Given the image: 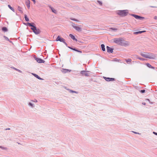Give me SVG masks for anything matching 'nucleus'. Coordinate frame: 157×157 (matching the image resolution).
Instances as JSON below:
<instances>
[{
    "label": "nucleus",
    "mask_w": 157,
    "mask_h": 157,
    "mask_svg": "<svg viewBox=\"0 0 157 157\" xmlns=\"http://www.w3.org/2000/svg\"><path fill=\"white\" fill-rule=\"evenodd\" d=\"M34 75L36 78H38V79H41V78L37 75L34 74Z\"/></svg>",
    "instance_id": "obj_21"
},
{
    "label": "nucleus",
    "mask_w": 157,
    "mask_h": 157,
    "mask_svg": "<svg viewBox=\"0 0 157 157\" xmlns=\"http://www.w3.org/2000/svg\"><path fill=\"white\" fill-rule=\"evenodd\" d=\"M29 105H30V106H31L32 107H33V104L31 103H29Z\"/></svg>",
    "instance_id": "obj_27"
},
{
    "label": "nucleus",
    "mask_w": 157,
    "mask_h": 157,
    "mask_svg": "<svg viewBox=\"0 0 157 157\" xmlns=\"http://www.w3.org/2000/svg\"><path fill=\"white\" fill-rule=\"evenodd\" d=\"M68 47L69 48H70V49H71L72 50H75V51H77V50L76 49H75V48H71V47Z\"/></svg>",
    "instance_id": "obj_25"
},
{
    "label": "nucleus",
    "mask_w": 157,
    "mask_h": 157,
    "mask_svg": "<svg viewBox=\"0 0 157 157\" xmlns=\"http://www.w3.org/2000/svg\"><path fill=\"white\" fill-rule=\"evenodd\" d=\"M2 29L4 32H6L7 31V28L5 27H3L2 28Z\"/></svg>",
    "instance_id": "obj_17"
},
{
    "label": "nucleus",
    "mask_w": 157,
    "mask_h": 157,
    "mask_svg": "<svg viewBox=\"0 0 157 157\" xmlns=\"http://www.w3.org/2000/svg\"><path fill=\"white\" fill-rule=\"evenodd\" d=\"M152 8H156L157 7L156 6H150Z\"/></svg>",
    "instance_id": "obj_35"
},
{
    "label": "nucleus",
    "mask_w": 157,
    "mask_h": 157,
    "mask_svg": "<svg viewBox=\"0 0 157 157\" xmlns=\"http://www.w3.org/2000/svg\"><path fill=\"white\" fill-rule=\"evenodd\" d=\"M140 91L142 93H144L145 92V90H141Z\"/></svg>",
    "instance_id": "obj_26"
},
{
    "label": "nucleus",
    "mask_w": 157,
    "mask_h": 157,
    "mask_svg": "<svg viewBox=\"0 0 157 157\" xmlns=\"http://www.w3.org/2000/svg\"><path fill=\"white\" fill-rule=\"evenodd\" d=\"M101 48L102 50L103 51H104L105 50V45L104 44H102L101 45Z\"/></svg>",
    "instance_id": "obj_16"
},
{
    "label": "nucleus",
    "mask_w": 157,
    "mask_h": 157,
    "mask_svg": "<svg viewBox=\"0 0 157 157\" xmlns=\"http://www.w3.org/2000/svg\"><path fill=\"white\" fill-rule=\"evenodd\" d=\"M134 34H139L138 33V32H135L134 33Z\"/></svg>",
    "instance_id": "obj_34"
},
{
    "label": "nucleus",
    "mask_w": 157,
    "mask_h": 157,
    "mask_svg": "<svg viewBox=\"0 0 157 157\" xmlns=\"http://www.w3.org/2000/svg\"><path fill=\"white\" fill-rule=\"evenodd\" d=\"M143 104H144V105H145V103L144 104V103H143Z\"/></svg>",
    "instance_id": "obj_40"
},
{
    "label": "nucleus",
    "mask_w": 157,
    "mask_h": 157,
    "mask_svg": "<svg viewBox=\"0 0 157 157\" xmlns=\"http://www.w3.org/2000/svg\"><path fill=\"white\" fill-rule=\"evenodd\" d=\"M34 4H35L36 3V1L35 0H32Z\"/></svg>",
    "instance_id": "obj_30"
},
{
    "label": "nucleus",
    "mask_w": 157,
    "mask_h": 157,
    "mask_svg": "<svg viewBox=\"0 0 157 157\" xmlns=\"http://www.w3.org/2000/svg\"><path fill=\"white\" fill-rule=\"evenodd\" d=\"M141 55L145 58L149 59H153L154 56L151 53H149L147 52H144L141 54Z\"/></svg>",
    "instance_id": "obj_2"
},
{
    "label": "nucleus",
    "mask_w": 157,
    "mask_h": 157,
    "mask_svg": "<svg viewBox=\"0 0 157 157\" xmlns=\"http://www.w3.org/2000/svg\"><path fill=\"white\" fill-rule=\"evenodd\" d=\"M72 20H74V21H78L77 20V19H72Z\"/></svg>",
    "instance_id": "obj_28"
},
{
    "label": "nucleus",
    "mask_w": 157,
    "mask_h": 157,
    "mask_svg": "<svg viewBox=\"0 0 157 157\" xmlns=\"http://www.w3.org/2000/svg\"><path fill=\"white\" fill-rule=\"evenodd\" d=\"M34 24L33 23H28L27 24L29 26L32 27L31 29L33 30V32L36 34H39L40 33V31L39 29H36V27L33 26L32 24Z\"/></svg>",
    "instance_id": "obj_1"
},
{
    "label": "nucleus",
    "mask_w": 157,
    "mask_h": 157,
    "mask_svg": "<svg viewBox=\"0 0 157 157\" xmlns=\"http://www.w3.org/2000/svg\"><path fill=\"white\" fill-rule=\"evenodd\" d=\"M105 80L107 81H113L114 80V78H106L104 77Z\"/></svg>",
    "instance_id": "obj_8"
},
{
    "label": "nucleus",
    "mask_w": 157,
    "mask_h": 157,
    "mask_svg": "<svg viewBox=\"0 0 157 157\" xmlns=\"http://www.w3.org/2000/svg\"><path fill=\"white\" fill-rule=\"evenodd\" d=\"M97 2L100 5H102V2L101 1L98 0Z\"/></svg>",
    "instance_id": "obj_22"
},
{
    "label": "nucleus",
    "mask_w": 157,
    "mask_h": 157,
    "mask_svg": "<svg viewBox=\"0 0 157 157\" xmlns=\"http://www.w3.org/2000/svg\"><path fill=\"white\" fill-rule=\"evenodd\" d=\"M143 104H144V105H145V103L144 104V103H143Z\"/></svg>",
    "instance_id": "obj_39"
},
{
    "label": "nucleus",
    "mask_w": 157,
    "mask_h": 157,
    "mask_svg": "<svg viewBox=\"0 0 157 157\" xmlns=\"http://www.w3.org/2000/svg\"><path fill=\"white\" fill-rule=\"evenodd\" d=\"M126 61L127 62V63H129L131 62L132 60L131 59L128 58V59H126Z\"/></svg>",
    "instance_id": "obj_14"
},
{
    "label": "nucleus",
    "mask_w": 157,
    "mask_h": 157,
    "mask_svg": "<svg viewBox=\"0 0 157 157\" xmlns=\"http://www.w3.org/2000/svg\"><path fill=\"white\" fill-rule=\"evenodd\" d=\"M110 29H112L113 30H117V29L116 28H110Z\"/></svg>",
    "instance_id": "obj_24"
},
{
    "label": "nucleus",
    "mask_w": 157,
    "mask_h": 157,
    "mask_svg": "<svg viewBox=\"0 0 157 157\" xmlns=\"http://www.w3.org/2000/svg\"><path fill=\"white\" fill-rule=\"evenodd\" d=\"M146 32V31H139V32H138V33H144V32Z\"/></svg>",
    "instance_id": "obj_23"
},
{
    "label": "nucleus",
    "mask_w": 157,
    "mask_h": 157,
    "mask_svg": "<svg viewBox=\"0 0 157 157\" xmlns=\"http://www.w3.org/2000/svg\"><path fill=\"white\" fill-rule=\"evenodd\" d=\"M71 92H72V93H77V92H76V91H74L71 90Z\"/></svg>",
    "instance_id": "obj_31"
},
{
    "label": "nucleus",
    "mask_w": 157,
    "mask_h": 157,
    "mask_svg": "<svg viewBox=\"0 0 157 157\" xmlns=\"http://www.w3.org/2000/svg\"><path fill=\"white\" fill-rule=\"evenodd\" d=\"M154 19L155 20H157V16H155L154 17Z\"/></svg>",
    "instance_id": "obj_29"
},
{
    "label": "nucleus",
    "mask_w": 157,
    "mask_h": 157,
    "mask_svg": "<svg viewBox=\"0 0 157 157\" xmlns=\"http://www.w3.org/2000/svg\"><path fill=\"white\" fill-rule=\"evenodd\" d=\"M133 132L134 133H136V134H137V133L136 132Z\"/></svg>",
    "instance_id": "obj_36"
},
{
    "label": "nucleus",
    "mask_w": 157,
    "mask_h": 157,
    "mask_svg": "<svg viewBox=\"0 0 157 157\" xmlns=\"http://www.w3.org/2000/svg\"><path fill=\"white\" fill-rule=\"evenodd\" d=\"M25 20L26 21H29V18L27 17V15H25Z\"/></svg>",
    "instance_id": "obj_20"
},
{
    "label": "nucleus",
    "mask_w": 157,
    "mask_h": 157,
    "mask_svg": "<svg viewBox=\"0 0 157 157\" xmlns=\"http://www.w3.org/2000/svg\"><path fill=\"white\" fill-rule=\"evenodd\" d=\"M146 65L148 67L152 68H154V67H152L149 63H147L146 64Z\"/></svg>",
    "instance_id": "obj_15"
},
{
    "label": "nucleus",
    "mask_w": 157,
    "mask_h": 157,
    "mask_svg": "<svg viewBox=\"0 0 157 157\" xmlns=\"http://www.w3.org/2000/svg\"><path fill=\"white\" fill-rule=\"evenodd\" d=\"M22 9V8L21 7H20L19 6H18V10L20 11V13H23V12Z\"/></svg>",
    "instance_id": "obj_13"
},
{
    "label": "nucleus",
    "mask_w": 157,
    "mask_h": 157,
    "mask_svg": "<svg viewBox=\"0 0 157 157\" xmlns=\"http://www.w3.org/2000/svg\"><path fill=\"white\" fill-rule=\"evenodd\" d=\"M128 10H127L118 11L117 13L119 15L121 16H126L128 13Z\"/></svg>",
    "instance_id": "obj_3"
},
{
    "label": "nucleus",
    "mask_w": 157,
    "mask_h": 157,
    "mask_svg": "<svg viewBox=\"0 0 157 157\" xmlns=\"http://www.w3.org/2000/svg\"><path fill=\"white\" fill-rule=\"evenodd\" d=\"M8 7H9V8L12 11H13V12H14V9H13V8H12L11 6L9 5H8Z\"/></svg>",
    "instance_id": "obj_18"
},
{
    "label": "nucleus",
    "mask_w": 157,
    "mask_h": 157,
    "mask_svg": "<svg viewBox=\"0 0 157 157\" xmlns=\"http://www.w3.org/2000/svg\"><path fill=\"white\" fill-rule=\"evenodd\" d=\"M121 41V40L120 38H116L113 39V41L116 43H120Z\"/></svg>",
    "instance_id": "obj_6"
},
{
    "label": "nucleus",
    "mask_w": 157,
    "mask_h": 157,
    "mask_svg": "<svg viewBox=\"0 0 157 157\" xmlns=\"http://www.w3.org/2000/svg\"><path fill=\"white\" fill-rule=\"evenodd\" d=\"M51 10H52V11L54 13H56V10L53 8L51 7Z\"/></svg>",
    "instance_id": "obj_19"
},
{
    "label": "nucleus",
    "mask_w": 157,
    "mask_h": 157,
    "mask_svg": "<svg viewBox=\"0 0 157 157\" xmlns=\"http://www.w3.org/2000/svg\"><path fill=\"white\" fill-rule=\"evenodd\" d=\"M72 26L78 32H81L82 30V29L79 26L77 25H76L74 24H73Z\"/></svg>",
    "instance_id": "obj_4"
},
{
    "label": "nucleus",
    "mask_w": 157,
    "mask_h": 157,
    "mask_svg": "<svg viewBox=\"0 0 157 157\" xmlns=\"http://www.w3.org/2000/svg\"><path fill=\"white\" fill-rule=\"evenodd\" d=\"M10 129V128H7V129H6V130H9Z\"/></svg>",
    "instance_id": "obj_37"
},
{
    "label": "nucleus",
    "mask_w": 157,
    "mask_h": 157,
    "mask_svg": "<svg viewBox=\"0 0 157 157\" xmlns=\"http://www.w3.org/2000/svg\"><path fill=\"white\" fill-rule=\"evenodd\" d=\"M77 52H79L80 53H82V52L80 51H79V50H77Z\"/></svg>",
    "instance_id": "obj_32"
},
{
    "label": "nucleus",
    "mask_w": 157,
    "mask_h": 157,
    "mask_svg": "<svg viewBox=\"0 0 157 157\" xmlns=\"http://www.w3.org/2000/svg\"><path fill=\"white\" fill-rule=\"evenodd\" d=\"M25 3L27 6V7L28 9H29L30 7V1L29 0H26Z\"/></svg>",
    "instance_id": "obj_10"
},
{
    "label": "nucleus",
    "mask_w": 157,
    "mask_h": 157,
    "mask_svg": "<svg viewBox=\"0 0 157 157\" xmlns=\"http://www.w3.org/2000/svg\"><path fill=\"white\" fill-rule=\"evenodd\" d=\"M34 101L36 102H37V101L36 100Z\"/></svg>",
    "instance_id": "obj_38"
},
{
    "label": "nucleus",
    "mask_w": 157,
    "mask_h": 157,
    "mask_svg": "<svg viewBox=\"0 0 157 157\" xmlns=\"http://www.w3.org/2000/svg\"><path fill=\"white\" fill-rule=\"evenodd\" d=\"M56 41H60V42H63L66 45H67V43L65 42V40L63 38L60 37L59 36H58V37L56 39Z\"/></svg>",
    "instance_id": "obj_5"
},
{
    "label": "nucleus",
    "mask_w": 157,
    "mask_h": 157,
    "mask_svg": "<svg viewBox=\"0 0 157 157\" xmlns=\"http://www.w3.org/2000/svg\"><path fill=\"white\" fill-rule=\"evenodd\" d=\"M153 133L154 134H155V135H157V133H156V132H153Z\"/></svg>",
    "instance_id": "obj_33"
},
{
    "label": "nucleus",
    "mask_w": 157,
    "mask_h": 157,
    "mask_svg": "<svg viewBox=\"0 0 157 157\" xmlns=\"http://www.w3.org/2000/svg\"><path fill=\"white\" fill-rule=\"evenodd\" d=\"M133 16L136 19L142 20L144 19V17H140L136 15L133 14Z\"/></svg>",
    "instance_id": "obj_7"
},
{
    "label": "nucleus",
    "mask_w": 157,
    "mask_h": 157,
    "mask_svg": "<svg viewBox=\"0 0 157 157\" xmlns=\"http://www.w3.org/2000/svg\"><path fill=\"white\" fill-rule=\"evenodd\" d=\"M106 48L108 52L111 53H112L113 52V50L112 48L109 47L108 46H107Z\"/></svg>",
    "instance_id": "obj_9"
},
{
    "label": "nucleus",
    "mask_w": 157,
    "mask_h": 157,
    "mask_svg": "<svg viewBox=\"0 0 157 157\" xmlns=\"http://www.w3.org/2000/svg\"><path fill=\"white\" fill-rule=\"evenodd\" d=\"M69 36L73 40H75L76 41H77V39H75V36L73 35L72 34H70L69 35Z\"/></svg>",
    "instance_id": "obj_12"
},
{
    "label": "nucleus",
    "mask_w": 157,
    "mask_h": 157,
    "mask_svg": "<svg viewBox=\"0 0 157 157\" xmlns=\"http://www.w3.org/2000/svg\"><path fill=\"white\" fill-rule=\"evenodd\" d=\"M35 59L37 61V62L39 63H44V60L41 59L39 58H36Z\"/></svg>",
    "instance_id": "obj_11"
}]
</instances>
